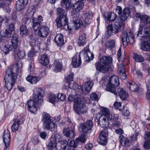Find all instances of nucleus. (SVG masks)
<instances>
[{
  "mask_svg": "<svg viewBox=\"0 0 150 150\" xmlns=\"http://www.w3.org/2000/svg\"><path fill=\"white\" fill-rule=\"evenodd\" d=\"M43 21V18L41 15H40L38 17V25L39 26L43 25L44 23L42 22Z\"/></svg>",
  "mask_w": 150,
  "mask_h": 150,
  "instance_id": "58",
  "label": "nucleus"
},
{
  "mask_svg": "<svg viewBox=\"0 0 150 150\" xmlns=\"http://www.w3.org/2000/svg\"><path fill=\"white\" fill-rule=\"evenodd\" d=\"M123 14L128 16H129L130 13V11L129 8H124L123 11Z\"/></svg>",
  "mask_w": 150,
  "mask_h": 150,
  "instance_id": "57",
  "label": "nucleus"
},
{
  "mask_svg": "<svg viewBox=\"0 0 150 150\" xmlns=\"http://www.w3.org/2000/svg\"><path fill=\"white\" fill-rule=\"evenodd\" d=\"M8 1L7 0H0V8H3V9L6 12H9L10 11Z\"/></svg>",
  "mask_w": 150,
  "mask_h": 150,
  "instance_id": "24",
  "label": "nucleus"
},
{
  "mask_svg": "<svg viewBox=\"0 0 150 150\" xmlns=\"http://www.w3.org/2000/svg\"><path fill=\"white\" fill-rule=\"evenodd\" d=\"M119 83L118 77L116 76H113L109 79L105 89L107 91L117 95L115 88L118 85Z\"/></svg>",
  "mask_w": 150,
  "mask_h": 150,
  "instance_id": "9",
  "label": "nucleus"
},
{
  "mask_svg": "<svg viewBox=\"0 0 150 150\" xmlns=\"http://www.w3.org/2000/svg\"><path fill=\"white\" fill-rule=\"evenodd\" d=\"M133 56L134 59L138 62H142L144 61V59L140 55L135 53H133Z\"/></svg>",
  "mask_w": 150,
  "mask_h": 150,
  "instance_id": "40",
  "label": "nucleus"
},
{
  "mask_svg": "<svg viewBox=\"0 0 150 150\" xmlns=\"http://www.w3.org/2000/svg\"><path fill=\"white\" fill-rule=\"evenodd\" d=\"M58 144H56V143L54 142H52L50 140V142L47 145L48 149L49 150H52L54 148H58Z\"/></svg>",
  "mask_w": 150,
  "mask_h": 150,
  "instance_id": "45",
  "label": "nucleus"
},
{
  "mask_svg": "<svg viewBox=\"0 0 150 150\" xmlns=\"http://www.w3.org/2000/svg\"><path fill=\"white\" fill-rule=\"evenodd\" d=\"M35 51L33 49L30 50L28 53V57H33L34 55Z\"/></svg>",
  "mask_w": 150,
  "mask_h": 150,
  "instance_id": "60",
  "label": "nucleus"
},
{
  "mask_svg": "<svg viewBox=\"0 0 150 150\" xmlns=\"http://www.w3.org/2000/svg\"><path fill=\"white\" fill-rule=\"evenodd\" d=\"M40 26L38 32V35L42 37H46L48 34L49 31V28L44 25Z\"/></svg>",
  "mask_w": 150,
  "mask_h": 150,
  "instance_id": "21",
  "label": "nucleus"
},
{
  "mask_svg": "<svg viewBox=\"0 0 150 150\" xmlns=\"http://www.w3.org/2000/svg\"><path fill=\"white\" fill-rule=\"evenodd\" d=\"M6 74L4 78L5 86L8 90H10L15 84L16 76L10 68L7 69Z\"/></svg>",
  "mask_w": 150,
  "mask_h": 150,
  "instance_id": "6",
  "label": "nucleus"
},
{
  "mask_svg": "<svg viewBox=\"0 0 150 150\" xmlns=\"http://www.w3.org/2000/svg\"><path fill=\"white\" fill-rule=\"evenodd\" d=\"M57 100H59L63 101L66 98L65 95L62 93H59L57 96Z\"/></svg>",
  "mask_w": 150,
  "mask_h": 150,
  "instance_id": "54",
  "label": "nucleus"
},
{
  "mask_svg": "<svg viewBox=\"0 0 150 150\" xmlns=\"http://www.w3.org/2000/svg\"><path fill=\"white\" fill-rule=\"evenodd\" d=\"M108 133V131L107 129L101 131L97 139V141L99 144L103 145H105L107 144Z\"/></svg>",
  "mask_w": 150,
  "mask_h": 150,
  "instance_id": "15",
  "label": "nucleus"
},
{
  "mask_svg": "<svg viewBox=\"0 0 150 150\" xmlns=\"http://www.w3.org/2000/svg\"><path fill=\"white\" fill-rule=\"evenodd\" d=\"M16 65L17 73L21 72V69L22 68V61L20 60H18L16 62Z\"/></svg>",
  "mask_w": 150,
  "mask_h": 150,
  "instance_id": "46",
  "label": "nucleus"
},
{
  "mask_svg": "<svg viewBox=\"0 0 150 150\" xmlns=\"http://www.w3.org/2000/svg\"><path fill=\"white\" fill-rule=\"evenodd\" d=\"M115 42L114 40H110L107 42L105 44V47L107 48L111 49L115 46Z\"/></svg>",
  "mask_w": 150,
  "mask_h": 150,
  "instance_id": "43",
  "label": "nucleus"
},
{
  "mask_svg": "<svg viewBox=\"0 0 150 150\" xmlns=\"http://www.w3.org/2000/svg\"><path fill=\"white\" fill-rule=\"evenodd\" d=\"M33 100H30L27 103V110L31 113H36L38 110V96H33Z\"/></svg>",
  "mask_w": 150,
  "mask_h": 150,
  "instance_id": "14",
  "label": "nucleus"
},
{
  "mask_svg": "<svg viewBox=\"0 0 150 150\" xmlns=\"http://www.w3.org/2000/svg\"><path fill=\"white\" fill-rule=\"evenodd\" d=\"M28 2V0H18L16 2V8L18 11L23 9Z\"/></svg>",
  "mask_w": 150,
  "mask_h": 150,
  "instance_id": "19",
  "label": "nucleus"
},
{
  "mask_svg": "<svg viewBox=\"0 0 150 150\" xmlns=\"http://www.w3.org/2000/svg\"><path fill=\"white\" fill-rule=\"evenodd\" d=\"M11 42L12 46L10 44H7L5 45L3 48V51L5 54H8L9 51L12 50L13 48V51L15 52H16L17 49L18 40L16 37L13 36L11 39Z\"/></svg>",
  "mask_w": 150,
  "mask_h": 150,
  "instance_id": "12",
  "label": "nucleus"
},
{
  "mask_svg": "<svg viewBox=\"0 0 150 150\" xmlns=\"http://www.w3.org/2000/svg\"><path fill=\"white\" fill-rule=\"evenodd\" d=\"M3 141L5 144L4 150H6L10 143V132L7 130L5 131L3 135Z\"/></svg>",
  "mask_w": 150,
  "mask_h": 150,
  "instance_id": "16",
  "label": "nucleus"
},
{
  "mask_svg": "<svg viewBox=\"0 0 150 150\" xmlns=\"http://www.w3.org/2000/svg\"><path fill=\"white\" fill-rule=\"evenodd\" d=\"M93 84V83L92 81H88L85 83L82 87H80L79 88H81V91L83 92L87 93L90 91Z\"/></svg>",
  "mask_w": 150,
  "mask_h": 150,
  "instance_id": "20",
  "label": "nucleus"
},
{
  "mask_svg": "<svg viewBox=\"0 0 150 150\" xmlns=\"http://www.w3.org/2000/svg\"><path fill=\"white\" fill-rule=\"evenodd\" d=\"M144 147L146 149H150V140H147L145 141L144 145Z\"/></svg>",
  "mask_w": 150,
  "mask_h": 150,
  "instance_id": "56",
  "label": "nucleus"
},
{
  "mask_svg": "<svg viewBox=\"0 0 150 150\" xmlns=\"http://www.w3.org/2000/svg\"><path fill=\"white\" fill-rule=\"evenodd\" d=\"M83 6L84 3L83 1H77L73 5L74 11H75L76 12H80L83 9Z\"/></svg>",
  "mask_w": 150,
  "mask_h": 150,
  "instance_id": "25",
  "label": "nucleus"
},
{
  "mask_svg": "<svg viewBox=\"0 0 150 150\" xmlns=\"http://www.w3.org/2000/svg\"><path fill=\"white\" fill-rule=\"evenodd\" d=\"M44 94L43 89L41 88H38V104H41L43 102Z\"/></svg>",
  "mask_w": 150,
  "mask_h": 150,
  "instance_id": "34",
  "label": "nucleus"
},
{
  "mask_svg": "<svg viewBox=\"0 0 150 150\" xmlns=\"http://www.w3.org/2000/svg\"><path fill=\"white\" fill-rule=\"evenodd\" d=\"M52 142H54L56 143L58 145H60V150H67L69 148L68 142L67 141H61V136L59 134H56L54 137H51L50 139Z\"/></svg>",
  "mask_w": 150,
  "mask_h": 150,
  "instance_id": "11",
  "label": "nucleus"
},
{
  "mask_svg": "<svg viewBox=\"0 0 150 150\" xmlns=\"http://www.w3.org/2000/svg\"><path fill=\"white\" fill-rule=\"evenodd\" d=\"M32 27L34 30L35 31L38 30V19L36 18H33V22L32 23Z\"/></svg>",
  "mask_w": 150,
  "mask_h": 150,
  "instance_id": "48",
  "label": "nucleus"
},
{
  "mask_svg": "<svg viewBox=\"0 0 150 150\" xmlns=\"http://www.w3.org/2000/svg\"><path fill=\"white\" fill-rule=\"evenodd\" d=\"M119 91V94L121 99L124 100L127 98L128 94L127 92L122 88L120 89Z\"/></svg>",
  "mask_w": 150,
  "mask_h": 150,
  "instance_id": "37",
  "label": "nucleus"
},
{
  "mask_svg": "<svg viewBox=\"0 0 150 150\" xmlns=\"http://www.w3.org/2000/svg\"><path fill=\"white\" fill-rule=\"evenodd\" d=\"M56 127L57 125L52 120L47 122L43 124V128L48 130H52Z\"/></svg>",
  "mask_w": 150,
  "mask_h": 150,
  "instance_id": "28",
  "label": "nucleus"
},
{
  "mask_svg": "<svg viewBox=\"0 0 150 150\" xmlns=\"http://www.w3.org/2000/svg\"><path fill=\"white\" fill-rule=\"evenodd\" d=\"M28 32L26 27L24 25H22L20 28V33L21 35H24L26 34Z\"/></svg>",
  "mask_w": 150,
  "mask_h": 150,
  "instance_id": "51",
  "label": "nucleus"
},
{
  "mask_svg": "<svg viewBox=\"0 0 150 150\" xmlns=\"http://www.w3.org/2000/svg\"><path fill=\"white\" fill-rule=\"evenodd\" d=\"M118 73L120 76V78L124 80L126 78V75L125 73L124 67L122 64H120L118 67Z\"/></svg>",
  "mask_w": 150,
  "mask_h": 150,
  "instance_id": "27",
  "label": "nucleus"
},
{
  "mask_svg": "<svg viewBox=\"0 0 150 150\" xmlns=\"http://www.w3.org/2000/svg\"><path fill=\"white\" fill-rule=\"evenodd\" d=\"M100 62L96 64V69L103 73H106L111 70L113 67L112 65V59L110 57L104 56L100 59Z\"/></svg>",
  "mask_w": 150,
  "mask_h": 150,
  "instance_id": "3",
  "label": "nucleus"
},
{
  "mask_svg": "<svg viewBox=\"0 0 150 150\" xmlns=\"http://www.w3.org/2000/svg\"><path fill=\"white\" fill-rule=\"evenodd\" d=\"M79 129L80 132H86L88 130H90L89 128H88L87 126L84 123H81L79 126Z\"/></svg>",
  "mask_w": 150,
  "mask_h": 150,
  "instance_id": "41",
  "label": "nucleus"
},
{
  "mask_svg": "<svg viewBox=\"0 0 150 150\" xmlns=\"http://www.w3.org/2000/svg\"><path fill=\"white\" fill-rule=\"evenodd\" d=\"M18 50L16 51V52H15L17 53L18 58L20 59L23 58L25 56V53L24 51H20L17 48Z\"/></svg>",
  "mask_w": 150,
  "mask_h": 150,
  "instance_id": "49",
  "label": "nucleus"
},
{
  "mask_svg": "<svg viewBox=\"0 0 150 150\" xmlns=\"http://www.w3.org/2000/svg\"><path fill=\"white\" fill-rule=\"evenodd\" d=\"M81 56H83L85 60L87 61H90L94 57V55L90 51L89 47H85L81 51L78 56L76 55L73 57L72 64L73 67L77 68L80 66L81 62Z\"/></svg>",
  "mask_w": 150,
  "mask_h": 150,
  "instance_id": "2",
  "label": "nucleus"
},
{
  "mask_svg": "<svg viewBox=\"0 0 150 150\" xmlns=\"http://www.w3.org/2000/svg\"><path fill=\"white\" fill-rule=\"evenodd\" d=\"M120 17L121 20L122 21H125L126 20L127 17V16H126L123 14V13H122V14H121Z\"/></svg>",
  "mask_w": 150,
  "mask_h": 150,
  "instance_id": "62",
  "label": "nucleus"
},
{
  "mask_svg": "<svg viewBox=\"0 0 150 150\" xmlns=\"http://www.w3.org/2000/svg\"><path fill=\"white\" fill-rule=\"evenodd\" d=\"M14 30V25L13 24H10L7 29L5 31H1L0 32L1 35L2 37H9L13 31Z\"/></svg>",
  "mask_w": 150,
  "mask_h": 150,
  "instance_id": "17",
  "label": "nucleus"
},
{
  "mask_svg": "<svg viewBox=\"0 0 150 150\" xmlns=\"http://www.w3.org/2000/svg\"><path fill=\"white\" fill-rule=\"evenodd\" d=\"M93 17L92 12L90 11H86L84 14V17L85 18V22L86 24H89L92 21Z\"/></svg>",
  "mask_w": 150,
  "mask_h": 150,
  "instance_id": "26",
  "label": "nucleus"
},
{
  "mask_svg": "<svg viewBox=\"0 0 150 150\" xmlns=\"http://www.w3.org/2000/svg\"><path fill=\"white\" fill-rule=\"evenodd\" d=\"M119 139L120 143L122 145H123L124 146H126L129 143V140L122 135L120 136Z\"/></svg>",
  "mask_w": 150,
  "mask_h": 150,
  "instance_id": "38",
  "label": "nucleus"
},
{
  "mask_svg": "<svg viewBox=\"0 0 150 150\" xmlns=\"http://www.w3.org/2000/svg\"><path fill=\"white\" fill-rule=\"evenodd\" d=\"M61 4L64 7H65L67 9H68L70 6V0H62Z\"/></svg>",
  "mask_w": 150,
  "mask_h": 150,
  "instance_id": "47",
  "label": "nucleus"
},
{
  "mask_svg": "<svg viewBox=\"0 0 150 150\" xmlns=\"http://www.w3.org/2000/svg\"><path fill=\"white\" fill-rule=\"evenodd\" d=\"M40 62L44 66L48 65L49 63V60L46 55H43L40 56L39 59Z\"/></svg>",
  "mask_w": 150,
  "mask_h": 150,
  "instance_id": "35",
  "label": "nucleus"
},
{
  "mask_svg": "<svg viewBox=\"0 0 150 150\" xmlns=\"http://www.w3.org/2000/svg\"><path fill=\"white\" fill-rule=\"evenodd\" d=\"M90 99L93 101H98L99 99L98 95L94 92L91 93L90 95Z\"/></svg>",
  "mask_w": 150,
  "mask_h": 150,
  "instance_id": "52",
  "label": "nucleus"
},
{
  "mask_svg": "<svg viewBox=\"0 0 150 150\" xmlns=\"http://www.w3.org/2000/svg\"><path fill=\"white\" fill-rule=\"evenodd\" d=\"M122 8L121 7L117 6L116 7V12L119 14H121L122 13Z\"/></svg>",
  "mask_w": 150,
  "mask_h": 150,
  "instance_id": "64",
  "label": "nucleus"
},
{
  "mask_svg": "<svg viewBox=\"0 0 150 150\" xmlns=\"http://www.w3.org/2000/svg\"><path fill=\"white\" fill-rule=\"evenodd\" d=\"M114 106L116 109H118L119 110H123L125 108L124 106H122L120 103L118 102H115L114 104Z\"/></svg>",
  "mask_w": 150,
  "mask_h": 150,
  "instance_id": "50",
  "label": "nucleus"
},
{
  "mask_svg": "<svg viewBox=\"0 0 150 150\" xmlns=\"http://www.w3.org/2000/svg\"><path fill=\"white\" fill-rule=\"evenodd\" d=\"M73 127L71 129H69L68 128H64L63 131V134L67 137H73L74 135V127L75 124H73Z\"/></svg>",
  "mask_w": 150,
  "mask_h": 150,
  "instance_id": "23",
  "label": "nucleus"
},
{
  "mask_svg": "<svg viewBox=\"0 0 150 150\" xmlns=\"http://www.w3.org/2000/svg\"><path fill=\"white\" fill-rule=\"evenodd\" d=\"M86 42V35L85 34H81L77 40V43L79 46H81Z\"/></svg>",
  "mask_w": 150,
  "mask_h": 150,
  "instance_id": "32",
  "label": "nucleus"
},
{
  "mask_svg": "<svg viewBox=\"0 0 150 150\" xmlns=\"http://www.w3.org/2000/svg\"><path fill=\"white\" fill-rule=\"evenodd\" d=\"M135 16L140 19L139 28L137 33L143 32L145 29L149 30L147 29L148 27L146 26L148 23H150V17L149 16L137 13H136Z\"/></svg>",
  "mask_w": 150,
  "mask_h": 150,
  "instance_id": "8",
  "label": "nucleus"
},
{
  "mask_svg": "<svg viewBox=\"0 0 150 150\" xmlns=\"http://www.w3.org/2000/svg\"><path fill=\"white\" fill-rule=\"evenodd\" d=\"M121 37L122 42L124 46H126L128 42H129L130 44H132L134 43V35L131 32H123Z\"/></svg>",
  "mask_w": 150,
  "mask_h": 150,
  "instance_id": "13",
  "label": "nucleus"
},
{
  "mask_svg": "<svg viewBox=\"0 0 150 150\" xmlns=\"http://www.w3.org/2000/svg\"><path fill=\"white\" fill-rule=\"evenodd\" d=\"M47 98L48 101L54 105L57 101V95L53 93L49 94Z\"/></svg>",
  "mask_w": 150,
  "mask_h": 150,
  "instance_id": "33",
  "label": "nucleus"
},
{
  "mask_svg": "<svg viewBox=\"0 0 150 150\" xmlns=\"http://www.w3.org/2000/svg\"><path fill=\"white\" fill-rule=\"evenodd\" d=\"M68 86L69 88L71 89L76 90L78 89H80L79 87L77 84L73 81L71 82H69L68 83Z\"/></svg>",
  "mask_w": 150,
  "mask_h": 150,
  "instance_id": "42",
  "label": "nucleus"
},
{
  "mask_svg": "<svg viewBox=\"0 0 150 150\" xmlns=\"http://www.w3.org/2000/svg\"><path fill=\"white\" fill-rule=\"evenodd\" d=\"M124 23L122 22H116L113 25H109L107 28L108 36L115 34L123 28Z\"/></svg>",
  "mask_w": 150,
  "mask_h": 150,
  "instance_id": "10",
  "label": "nucleus"
},
{
  "mask_svg": "<svg viewBox=\"0 0 150 150\" xmlns=\"http://www.w3.org/2000/svg\"><path fill=\"white\" fill-rule=\"evenodd\" d=\"M56 43L59 46H61L64 43L63 35L61 34H57L54 38Z\"/></svg>",
  "mask_w": 150,
  "mask_h": 150,
  "instance_id": "31",
  "label": "nucleus"
},
{
  "mask_svg": "<svg viewBox=\"0 0 150 150\" xmlns=\"http://www.w3.org/2000/svg\"><path fill=\"white\" fill-rule=\"evenodd\" d=\"M73 24L74 26H72V24L67 25V27L69 31H71L72 29H77L81 27L84 24L82 21L80 19H77L74 21Z\"/></svg>",
  "mask_w": 150,
  "mask_h": 150,
  "instance_id": "18",
  "label": "nucleus"
},
{
  "mask_svg": "<svg viewBox=\"0 0 150 150\" xmlns=\"http://www.w3.org/2000/svg\"><path fill=\"white\" fill-rule=\"evenodd\" d=\"M23 121L19 118H17L14 120L11 127V130L13 132H15L18 129L19 125L22 123Z\"/></svg>",
  "mask_w": 150,
  "mask_h": 150,
  "instance_id": "22",
  "label": "nucleus"
},
{
  "mask_svg": "<svg viewBox=\"0 0 150 150\" xmlns=\"http://www.w3.org/2000/svg\"><path fill=\"white\" fill-rule=\"evenodd\" d=\"M70 146L71 147L76 148L77 146V144L74 140L71 141L70 143Z\"/></svg>",
  "mask_w": 150,
  "mask_h": 150,
  "instance_id": "63",
  "label": "nucleus"
},
{
  "mask_svg": "<svg viewBox=\"0 0 150 150\" xmlns=\"http://www.w3.org/2000/svg\"><path fill=\"white\" fill-rule=\"evenodd\" d=\"M57 11L58 15L56 20L57 25L59 28H63L67 24L68 18L67 13L65 11L61 8H58L57 9Z\"/></svg>",
  "mask_w": 150,
  "mask_h": 150,
  "instance_id": "7",
  "label": "nucleus"
},
{
  "mask_svg": "<svg viewBox=\"0 0 150 150\" xmlns=\"http://www.w3.org/2000/svg\"><path fill=\"white\" fill-rule=\"evenodd\" d=\"M26 80L31 84H35L37 82V78L36 76H28L26 78Z\"/></svg>",
  "mask_w": 150,
  "mask_h": 150,
  "instance_id": "39",
  "label": "nucleus"
},
{
  "mask_svg": "<svg viewBox=\"0 0 150 150\" xmlns=\"http://www.w3.org/2000/svg\"><path fill=\"white\" fill-rule=\"evenodd\" d=\"M86 126H87L88 128H89V129L90 130L93 127V122L91 120H88L86 122Z\"/></svg>",
  "mask_w": 150,
  "mask_h": 150,
  "instance_id": "59",
  "label": "nucleus"
},
{
  "mask_svg": "<svg viewBox=\"0 0 150 150\" xmlns=\"http://www.w3.org/2000/svg\"><path fill=\"white\" fill-rule=\"evenodd\" d=\"M101 112L102 114L98 113L96 115V118L102 127L106 128L108 126L109 120H112L114 125L119 124L118 115L110 114L109 109L105 107L101 108Z\"/></svg>",
  "mask_w": 150,
  "mask_h": 150,
  "instance_id": "1",
  "label": "nucleus"
},
{
  "mask_svg": "<svg viewBox=\"0 0 150 150\" xmlns=\"http://www.w3.org/2000/svg\"><path fill=\"white\" fill-rule=\"evenodd\" d=\"M40 137L42 139H45L47 138V135L46 133L45 132H42L40 134Z\"/></svg>",
  "mask_w": 150,
  "mask_h": 150,
  "instance_id": "61",
  "label": "nucleus"
},
{
  "mask_svg": "<svg viewBox=\"0 0 150 150\" xmlns=\"http://www.w3.org/2000/svg\"><path fill=\"white\" fill-rule=\"evenodd\" d=\"M87 139V137L84 134H82L76 139V141H80L82 143H85Z\"/></svg>",
  "mask_w": 150,
  "mask_h": 150,
  "instance_id": "53",
  "label": "nucleus"
},
{
  "mask_svg": "<svg viewBox=\"0 0 150 150\" xmlns=\"http://www.w3.org/2000/svg\"><path fill=\"white\" fill-rule=\"evenodd\" d=\"M127 86L129 87L130 90L133 92H137L139 90L137 85L134 83L129 82L127 83Z\"/></svg>",
  "mask_w": 150,
  "mask_h": 150,
  "instance_id": "36",
  "label": "nucleus"
},
{
  "mask_svg": "<svg viewBox=\"0 0 150 150\" xmlns=\"http://www.w3.org/2000/svg\"><path fill=\"white\" fill-rule=\"evenodd\" d=\"M74 74L72 73H69L68 74V76L66 77V79L69 83V82H71L73 80Z\"/></svg>",
  "mask_w": 150,
  "mask_h": 150,
  "instance_id": "55",
  "label": "nucleus"
},
{
  "mask_svg": "<svg viewBox=\"0 0 150 150\" xmlns=\"http://www.w3.org/2000/svg\"><path fill=\"white\" fill-rule=\"evenodd\" d=\"M42 120L43 121V124L45 122L52 120L50 118V115L44 112L43 114Z\"/></svg>",
  "mask_w": 150,
  "mask_h": 150,
  "instance_id": "44",
  "label": "nucleus"
},
{
  "mask_svg": "<svg viewBox=\"0 0 150 150\" xmlns=\"http://www.w3.org/2000/svg\"><path fill=\"white\" fill-rule=\"evenodd\" d=\"M54 71L55 72H60L62 70V65L61 61L56 60L53 64Z\"/></svg>",
  "mask_w": 150,
  "mask_h": 150,
  "instance_id": "30",
  "label": "nucleus"
},
{
  "mask_svg": "<svg viewBox=\"0 0 150 150\" xmlns=\"http://www.w3.org/2000/svg\"><path fill=\"white\" fill-rule=\"evenodd\" d=\"M137 37L142 38V42L140 47L144 51H150V30L145 29L143 32H137Z\"/></svg>",
  "mask_w": 150,
  "mask_h": 150,
  "instance_id": "5",
  "label": "nucleus"
},
{
  "mask_svg": "<svg viewBox=\"0 0 150 150\" xmlns=\"http://www.w3.org/2000/svg\"><path fill=\"white\" fill-rule=\"evenodd\" d=\"M68 99L70 101H74V110L77 114L81 115L87 112L88 108L81 98H74V96L70 95L68 98Z\"/></svg>",
  "mask_w": 150,
  "mask_h": 150,
  "instance_id": "4",
  "label": "nucleus"
},
{
  "mask_svg": "<svg viewBox=\"0 0 150 150\" xmlns=\"http://www.w3.org/2000/svg\"><path fill=\"white\" fill-rule=\"evenodd\" d=\"M103 16L108 23V21H114L116 18L117 16L114 13H106L103 15Z\"/></svg>",
  "mask_w": 150,
  "mask_h": 150,
  "instance_id": "29",
  "label": "nucleus"
}]
</instances>
